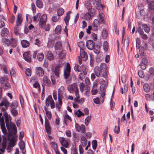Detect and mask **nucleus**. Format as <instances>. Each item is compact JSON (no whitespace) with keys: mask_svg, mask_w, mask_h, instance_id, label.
<instances>
[{"mask_svg":"<svg viewBox=\"0 0 154 154\" xmlns=\"http://www.w3.org/2000/svg\"><path fill=\"white\" fill-rule=\"evenodd\" d=\"M4 116L6 127L8 132H11L14 135H15L17 130L15 124L11 122V117L7 113H5Z\"/></svg>","mask_w":154,"mask_h":154,"instance_id":"f257e3e1","label":"nucleus"},{"mask_svg":"<svg viewBox=\"0 0 154 154\" xmlns=\"http://www.w3.org/2000/svg\"><path fill=\"white\" fill-rule=\"evenodd\" d=\"M47 16L46 14H43L41 17L39 21L38 24L39 27L46 31H49L50 29V26L49 24H46Z\"/></svg>","mask_w":154,"mask_h":154,"instance_id":"f03ea898","label":"nucleus"},{"mask_svg":"<svg viewBox=\"0 0 154 154\" xmlns=\"http://www.w3.org/2000/svg\"><path fill=\"white\" fill-rule=\"evenodd\" d=\"M70 72V65L69 63H67L66 67L64 69L63 74L64 78L66 79V82L67 84L69 83V81L71 80Z\"/></svg>","mask_w":154,"mask_h":154,"instance_id":"7ed1b4c3","label":"nucleus"},{"mask_svg":"<svg viewBox=\"0 0 154 154\" xmlns=\"http://www.w3.org/2000/svg\"><path fill=\"white\" fill-rule=\"evenodd\" d=\"M63 66L62 63L57 64L55 67L52 68V71L53 73L57 77H59L60 73V68Z\"/></svg>","mask_w":154,"mask_h":154,"instance_id":"20e7f679","label":"nucleus"},{"mask_svg":"<svg viewBox=\"0 0 154 154\" xmlns=\"http://www.w3.org/2000/svg\"><path fill=\"white\" fill-rule=\"evenodd\" d=\"M68 90L71 93H73L77 90H78L77 84L74 83L69 85L68 87Z\"/></svg>","mask_w":154,"mask_h":154,"instance_id":"39448f33","label":"nucleus"},{"mask_svg":"<svg viewBox=\"0 0 154 154\" xmlns=\"http://www.w3.org/2000/svg\"><path fill=\"white\" fill-rule=\"evenodd\" d=\"M85 127L83 125H81L80 126L77 123H75V128L78 132L81 131L83 133H85Z\"/></svg>","mask_w":154,"mask_h":154,"instance_id":"423d86ee","label":"nucleus"},{"mask_svg":"<svg viewBox=\"0 0 154 154\" xmlns=\"http://www.w3.org/2000/svg\"><path fill=\"white\" fill-rule=\"evenodd\" d=\"M0 124L2 132L5 135L6 134H7V131L5 126L4 119L2 117L0 119Z\"/></svg>","mask_w":154,"mask_h":154,"instance_id":"0eeeda50","label":"nucleus"},{"mask_svg":"<svg viewBox=\"0 0 154 154\" xmlns=\"http://www.w3.org/2000/svg\"><path fill=\"white\" fill-rule=\"evenodd\" d=\"M45 128L47 134H51V128L49 125L48 120L46 117L45 118Z\"/></svg>","mask_w":154,"mask_h":154,"instance_id":"6e6552de","label":"nucleus"},{"mask_svg":"<svg viewBox=\"0 0 154 154\" xmlns=\"http://www.w3.org/2000/svg\"><path fill=\"white\" fill-rule=\"evenodd\" d=\"M95 45V42L92 40H88L86 42V47L89 50H93Z\"/></svg>","mask_w":154,"mask_h":154,"instance_id":"1a4fd4ad","label":"nucleus"},{"mask_svg":"<svg viewBox=\"0 0 154 154\" xmlns=\"http://www.w3.org/2000/svg\"><path fill=\"white\" fill-rule=\"evenodd\" d=\"M148 63V60L146 58H143L141 61L140 65V68L143 70L145 69Z\"/></svg>","mask_w":154,"mask_h":154,"instance_id":"9d476101","label":"nucleus"},{"mask_svg":"<svg viewBox=\"0 0 154 154\" xmlns=\"http://www.w3.org/2000/svg\"><path fill=\"white\" fill-rule=\"evenodd\" d=\"M23 57L24 60L26 61L30 62L31 61V58L30 51H28L24 53Z\"/></svg>","mask_w":154,"mask_h":154,"instance_id":"9b49d317","label":"nucleus"},{"mask_svg":"<svg viewBox=\"0 0 154 154\" xmlns=\"http://www.w3.org/2000/svg\"><path fill=\"white\" fill-rule=\"evenodd\" d=\"M94 15L93 12L89 11L84 15V19L86 20H90L92 18Z\"/></svg>","mask_w":154,"mask_h":154,"instance_id":"f8f14e48","label":"nucleus"},{"mask_svg":"<svg viewBox=\"0 0 154 154\" xmlns=\"http://www.w3.org/2000/svg\"><path fill=\"white\" fill-rule=\"evenodd\" d=\"M36 74L40 77L42 76L44 74V71L41 67H37L35 69Z\"/></svg>","mask_w":154,"mask_h":154,"instance_id":"ddd939ff","label":"nucleus"},{"mask_svg":"<svg viewBox=\"0 0 154 154\" xmlns=\"http://www.w3.org/2000/svg\"><path fill=\"white\" fill-rule=\"evenodd\" d=\"M60 141L61 145L65 148H67L69 146V143L67 140H66L64 137L60 139Z\"/></svg>","mask_w":154,"mask_h":154,"instance_id":"4468645a","label":"nucleus"},{"mask_svg":"<svg viewBox=\"0 0 154 154\" xmlns=\"http://www.w3.org/2000/svg\"><path fill=\"white\" fill-rule=\"evenodd\" d=\"M80 56L85 60H86L88 58L87 54L83 48H81L80 51Z\"/></svg>","mask_w":154,"mask_h":154,"instance_id":"2eb2a0df","label":"nucleus"},{"mask_svg":"<svg viewBox=\"0 0 154 154\" xmlns=\"http://www.w3.org/2000/svg\"><path fill=\"white\" fill-rule=\"evenodd\" d=\"M87 74L86 69L83 68L82 69V72L80 73L79 75V77L80 79L83 80L86 76Z\"/></svg>","mask_w":154,"mask_h":154,"instance_id":"dca6fc26","label":"nucleus"},{"mask_svg":"<svg viewBox=\"0 0 154 154\" xmlns=\"http://www.w3.org/2000/svg\"><path fill=\"white\" fill-rule=\"evenodd\" d=\"M23 18L21 14H18L17 18L16 21V24L17 26L20 25L22 23Z\"/></svg>","mask_w":154,"mask_h":154,"instance_id":"f3484780","label":"nucleus"},{"mask_svg":"<svg viewBox=\"0 0 154 154\" xmlns=\"http://www.w3.org/2000/svg\"><path fill=\"white\" fill-rule=\"evenodd\" d=\"M44 84L47 86H49L51 84V81L48 77L46 76L44 77L43 79Z\"/></svg>","mask_w":154,"mask_h":154,"instance_id":"a211bd4d","label":"nucleus"},{"mask_svg":"<svg viewBox=\"0 0 154 154\" xmlns=\"http://www.w3.org/2000/svg\"><path fill=\"white\" fill-rule=\"evenodd\" d=\"M21 43L22 47L23 48H28L30 45L29 42L26 40H22L21 42Z\"/></svg>","mask_w":154,"mask_h":154,"instance_id":"6ab92c4d","label":"nucleus"},{"mask_svg":"<svg viewBox=\"0 0 154 154\" xmlns=\"http://www.w3.org/2000/svg\"><path fill=\"white\" fill-rule=\"evenodd\" d=\"M73 140L76 142H78L80 140L79 135V134L73 133L72 134Z\"/></svg>","mask_w":154,"mask_h":154,"instance_id":"aec40b11","label":"nucleus"},{"mask_svg":"<svg viewBox=\"0 0 154 154\" xmlns=\"http://www.w3.org/2000/svg\"><path fill=\"white\" fill-rule=\"evenodd\" d=\"M93 23V26L96 28V30H97V28L99 27L100 24H101L100 21L97 19L94 20Z\"/></svg>","mask_w":154,"mask_h":154,"instance_id":"412c9836","label":"nucleus"},{"mask_svg":"<svg viewBox=\"0 0 154 154\" xmlns=\"http://www.w3.org/2000/svg\"><path fill=\"white\" fill-rule=\"evenodd\" d=\"M102 70H101L100 68H97L95 69V74L97 76L99 77L102 74Z\"/></svg>","mask_w":154,"mask_h":154,"instance_id":"4be33fe9","label":"nucleus"},{"mask_svg":"<svg viewBox=\"0 0 154 154\" xmlns=\"http://www.w3.org/2000/svg\"><path fill=\"white\" fill-rule=\"evenodd\" d=\"M52 99L51 95H49L47 98H46L45 102V105L47 106H49L51 100Z\"/></svg>","mask_w":154,"mask_h":154,"instance_id":"5701e85b","label":"nucleus"},{"mask_svg":"<svg viewBox=\"0 0 154 154\" xmlns=\"http://www.w3.org/2000/svg\"><path fill=\"white\" fill-rule=\"evenodd\" d=\"M102 36L103 38H106L108 36V32L106 29H103L102 32Z\"/></svg>","mask_w":154,"mask_h":154,"instance_id":"b1692460","label":"nucleus"},{"mask_svg":"<svg viewBox=\"0 0 154 154\" xmlns=\"http://www.w3.org/2000/svg\"><path fill=\"white\" fill-rule=\"evenodd\" d=\"M44 109L45 111L46 114L49 120H50L52 117V114L51 112L50 111H48L47 110V108L45 106L44 108Z\"/></svg>","mask_w":154,"mask_h":154,"instance_id":"393cba45","label":"nucleus"},{"mask_svg":"<svg viewBox=\"0 0 154 154\" xmlns=\"http://www.w3.org/2000/svg\"><path fill=\"white\" fill-rule=\"evenodd\" d=\"M9 32L8 29L6 28H4L1 32V35L3 37H6L8 34Z\"/></svg>","mask_w":154,"mask_h":154,"instance_id":"a878e982","label":"nucleus"},{"mask_svg":"<svg viewBox=\"0 0 154 154\" xmlns=\"http://www.w3.org/2000/svg\"><path fill=\"white\" fill-rule=\"evenodd\" d=\"M144 90L146 92H149L150 89V87L147 83H145L143 86Z\"/></svg>","mask_w":154,"mask_h":154,"instance_id":"bb28decb","label":"nucleus"},{"mask_svg":"<svg viewBox=\"0 0 154 154\" xmlns=\"http://www.w3.org/2000/svg\"><path fill=\"white\" fill-rule=\"evenodd\" d=\"M100 47L99 45H97L94 47V51L97 54H99L100 52Z\"/></svg>","mask_w":154,"mask_h":154,"instance_id":"cd10ccee","label":"nucleus"},{"mask_svg":"<svg viewBox=\"0 0 154 154\" xmlns=\"http://www.w3.org/2000/svg\"><path fill=\"white\" fill-rule=\"evenodd\" d=\"M9 105V102L7 100H3L0 103V106H4L6 108Z\"/></svg>","mask_w":154,"mask_h":154,"instance_id":"c85d7f7f","label":"nucleus"},{"mask_svg":"<svg viewBox=\"0 0 154 154\" xmlns=\"http://www.w3.org/2000/svg\"><path fill=\"white\" fill-rule=\"evenodd\" d=\"M137 50L139 51V53L140 56H142L144 52V48L142 47H140L137 48Z\"/></svg>","mask_w":154,"mask_h":154,"instance_id":"c756f323","label":"nucleus"},{"mask_svg":"<svg viewBox=\"0 0 154 154\" xmlns=\"http://www.w3.org/2000/svg\"><path fill=\"white\" fill-rule=\"evenodd\" d=\"M36 4L37 6L39 8H42L43 7L42 0H36Z\"/></svg>","mask_w":154,"mask_h":154,"instance_id":"7c9ffc66","label":"nucleus"},{"mask_svg":"<svg viewBox=\"0 0 154 154\" xmlns=\"http://www.w3.org/2000/svg\"><path fill=\"white\" fill-rule=\"evenodd\" d=\"M62 45L60 42H56L55 44L54 47L56 50H59L62 48Z\"/></svg>","mask_w":154,"mask_h":154,"instance_id":"2f4dec72","label":"nucleus"},{"mask_svg":"<svg viewBox=\"0 0 154 154\" xmlns=\"http://www.w3.org/2000/svg\"><path fill=\"white\" fill-rule=\"evenodd\" d=\"M18 106V103L16 101H13L10 105V107L11 109H16Z\"/></svg>","mask_w":154,"mask_h":154,"instance_id":"473e14b6","label":"nucleus"},{"mask_svg":"<svg viewBox=\"0 0 154 154\" xmlns=\"http://www.w3.org/2000/svg\"><path fill=\"white\" fill-rule=\"evenodd\" d=\"M61 31V27L60 25H58L56 27L55 30V32L57 34H59Z\"/></svg>","mask_w":154,"mask_h":154,"instance_id":"72a5a7b5","label":"nucleus"},{"mask_svg":"<svg viewBox=\"0 0 154 154\" xmlns=\"http://www.w3.org/2000/svg\"><path fill=\"white\" fill-rule=\"evenodd\" d=\"M6 142H4L2 143V148H0V151L2 154H3L5 152V149H6Z\"/></svg>","mask_w":154,"mask_h":154,"instance_id":"f704fd0d","label":"nucleus"},{"mask_svg":"<svg viewBox=\"0 0 154 154\" xmlns=\"http://www.w3.org/2000/svg\"><path fill=\"white\" fill-rule=\"evenodd\" d=\"M142 26L143 29L146 32L148 33L150 31V28L147 26L146 24H143Z\"/></svg>","mask_w":154,"mask_h":154,"instance_id":"c9c22d12","label":"nucleus"},{"mask_svg":"<svg viewBox=\"0 0 154 154\" xmlns=\"http://www.w3.org/2000/svg\"><path fill=\"white\" fill-rule=\"evenodd\" d=\"M47 57L48 59L49 60H51L54 58L53 54L50 51H48L47 52Z\"/></svg>","mask_w":154,"mask_h":154,"instance_id":"e433bc0d","label":"nucleus"},{"mask_svg":"<svg viewBox=\"0 0 154 154\" xmlns=\"http://www.w3.org/2000/svg\"><path fill=\"white\" fill-rule=\"evenodd\" d=\"M10 42V44L11 45L12 47L14 48L16 47L17 45V43L15 39L12 38L11 39Z\"/></svg>","mask_w":154,"mask_h":154,"instance_id":"4c0bfd02","label":"nucleus"},{"mask_svg":"<svg viewBox=\"0 0 154 154\" xmlns=\"http://www.w3.org/2000/svg\"><path fill=\"white\" fill-rule=\"evenodd\" d=\"M128 89V85L127 84H126L125 85L124 87V90L123 89V88H121V93L122 94H123L124 92L125 93L126 92Z\"/></svg>","mask_w":154,"mask_h":154,"instance_id":"58836bf2","label":"nucleus"},{"mask_svg":"<svg viewBox=\"0 0 154 154\" xmlns=\"http://www.w3.org/2000/svg\"><path fill=\"white\" fill-rule=\"evenodd\" d=\"M66 51L65 50H62L59 54V57L60 59H63L66 56Z\"/></svg>","mask_w":154,"mask_h":154,"instance_id":"ea45409f","label":"nucleus"},{"mask_svg":"<svg viewBox=\"0 0 154 154\" xmlns=\"http://www.w3.org/2000/svg\"><path fill=\"white\" fill-rule=\"evenodd\" d=\"M50 144L51 147L55 150H57V146L56 143L55 142L52 141L51 142Z\"/></svg>","mask_w":154,"mask_h":154,"instance_id":"a19ab883","label":"nucleus"},{"mask_svg":"<svg viewBox=\"0 0 154 154\" xmlns=\"http://www.w3.org/2000/svg\"><path fill=\"white\" fill-rule=\"evenodd\" d=\"M59 17L56 14H54L52 17V20L54 22L57 21L59 20Z\"/></svg>","mask_w":154,"mask_h":154,"instance_id":"79ce46f5","label":"nucleus"},{"mask_svg":"<svg viewBox=\"0 0 154 154\" xmlns=\"http://www.w3.org/2000/svg\"><path fill=\"white\" fill-rule=\"evenodd\" d=\"M107 68V65L105 63H101L100 65L101 70L103 71H106Z\"/></svg>","mask_w":154,"mask_h":154,"instance_id":"37998d69","label":"nucleus"},{"mask_svg":"<svg viewBox=\"0 0 154 154\" xmlns=\"http://www.w3.org/2000/svg\"><path fill=\"white\" fill-rule=\"evenodd\" d=\"M2 42L4 44H6L8 46L10 44V41L8 39L3 38L2 39Z\"/></svg>","mask_w":154,"mask_h":154,"instance_id":"c03bdc74","label":"nucleus"},{"mask_svg":"<svg viewBox=\"0 0 154 154\" xmlns=\"http://www.w3.org/2000/svg\"><path fill=\"white\" fill-rule=\"evenodd\" d=\"M64 10L62 8H60L57 11V15L60 16L64 14Z\"/></svg>","mask_w":154,"mask_h":154,"instance_id":"a18cd8bd","label":"nucleus"},{"mask_svg":"<svg viewBox=\"0 0 154 154\" xmlns=\"http://www.w3.org/2000/svg\"><path fill=\"white\" fill-rule=\"evenodd\" d=\"M37 57L38 60L41 61L44 58V55L43 53H39L38 54Z\"/></svg>","mask_w":154,"mask_h":154,"instance_id":"49530a36","label":"nucleus"},{"mask_svg":"<svg viewBox=\"0 0 154 154\" xmlns=\"http://www.w3.org/2000/svg\"><path fill=\"white\" fill-rule=\"evenodd\" d=\"M142 24L141 23H138V26L139 28L138 29V31L140 34L142 35L143 34V31L142 28L140 27V25Z\"/></svg>","mask_w":154,"mask_h":154,"instance_id":"de8ad7c7","label":"nucleus"},{"mask_svg":"<svg viewBox=\"0 0 154 154\" xmlns=\"http://www.w3.org/2000/svg\"><path fill=\"white\" fill-rule=\"evenodd\" d=\"M41 14L40 13H38L36 15L33 17V20L35 22H37L38 21V19L41 16Z\"/></svg>","mask_w":154,"mask_h":154,"instance_id":"09e8293b","label":"nucleus"},{"mask_svg":"<svg viewBox=\"0 0 154 154\" xmlns=\"http://www.w3.org/2000/svg\"><path fill=\"white\" fill-rule=\"evenodd\" d=\"M91 119V116H88L85 120V124L86 126H88L89 122L90 121Z\"/></svg>","mask_w":154,"mask_h":154,"instance_id":"8fccbe9b","label":"nucleus"},{"mask_svg":"<svg viewBox=\"0 0 154 154\" xmlns=\"http://www.w3.org/2000/svg\"><path fill=\"white\" fill-rule=\"evenodd\" d=\"M118 126H115V128L114 129V131L116 133V134H119L120 132V127L119 126V121L118 122Z\"/></svg>","mask_w":154,"mask_h":154,"instance_id":"3c124183","label":"nucleus"},{"mask_svg":"<svg viewBox=\"0 0 154 154\" xmlns=\"http://www.w3.org/2000/svg\"><path fill=\"white\" fill-rule=\"evenodd\" d=\"M11 111L12 115L14 116H16L18 115V112L17 110L14 109H11Z\"/></svg>","mask_w":154,"mask_h":154,"instance_id":"603ef678","label":"nucleus"},{"mask_svg":"<svg viewBox=\"0 0 154 154\" xmlns=\"http://www.w3.org/2000/svg\"><path fill=\"white\" fill-rule=\"evenodd\" d=\"M75 114L78 117H80L82 116H84V114L79 109L78 111L75 112Z\"/></svg>","mask_w":154,"mask_h":154,"instance_id":"864d4df0","label":"nucleus"},{"mask_svg":"<svg viewBox=\"0 0 154 154\" xmlns=\"http://www.w3.org/2000/svg\"><path fill=\"white\" fill-rule=\"evenodd\" d=\"M8 80V79L7 77H2L0 79V82L1 83L3 84L5 82H6Z\"/></svg>","mask_w":154,"mask_h":154,"instance_id":"5fc2aeb1","label":"nucleus"},{"mask_svg":"<svg viewBox=\"0 0 154 154\" xmlns=\"http://www.w3.org/2000/svg\"><path fill=\"white\" fill-rule=\"evenodd\" d=\"M108 43L106 41H105L103 44V47L104 50L106 51L108 50Z\"/></svg>","mask_w":154,"mask_h":154,"instance_id":"6e6d98bb","label":"nucleus"},{"mask_svg":"<svg viewBox=\"0 0 154 154\" xmlns=\"http://www.w3.org/2000/svg\"><path fill=\"white\" fill-rule=\"evenodd\" d=\"M74 68L75 71L81 72V66H79L78 64H75L74 67Z\"/></svg>","mask_w":154,"mask_h":154,"instance_id":"4d7b16f0","label":"nucleus"},{"mask_svg":"<svg viewBox=\"0 0 154 154\" xmlns=\"http://www.w3.org/2000/svg\"><path fill=\"white\" fill-rule=\"evenodd\" d=\"M99 17L101 20V22H100L101 24H102V23H104L105 22L104 18L101 14H99Z\"/></svg>","mask_w":154,"mask_h":154,"instance_id":"13d9d810","label":"nucleus"},{"mask_svg":"<svg viewBox=\"0 0 154 154\" xmlns=\"http://www.w3.org/2000/svg\"><path fill=\"white\" fill-rule=\"evenodd\" d=\"M64 89V87L63 86H61L58 90V96H60V94L63 92Z\"/></svg>","mask_w":154,"mask_h":154,"instance_id":"bf43d9fd","label":"nucleus"},{"mask_svg":"<svg viewBox=\"0 0 154 154\" xmlns=\"http://www.w3.org/2000/svg\"><path fill=\"white\" fill-rule=\"evenodd\" d=\"M9 145L11 146L12 147H13L15 145L14 140L13 137H11V139Z\"/></svg>","mask_w":154,"mask_h":154,"instance_id":"052dcab7","label":"nucleus"},{"mask_svg":"<svg viewBox=\"0 0 154 154\" xmlns=\"http://www.w3.org/2000/svg\"><path fill=\"white\" fill-rule=\"evenodd\" d=\"M92 146L93 149H96L97 147V141L96 140H94L92 142Z\"/></svg>","mask_w":154,"mask_h":154,"instance_id":"680f3d73","label":"nucleus"},{"mask_svg":"<svg viewBox=\"0 0 154 154\" xmlns=\"http://www.w3.org/2000/svg\"><path fill=\"white\" fill-rule=\"evenodd\" d=\"M149 8L151 10H154V2L152 1L149 4Z\"/></svg>","mask_w":154,"mask_h":154,"instance_id":"e2e57ef3","label":"nucleus"},{"mask_svg":"<svg viewBox=\"0 0 154 154\" xmlns=\"http://www.w3.org/2000/svg\"><path fill=\"white\" fill-rule=\"evenodd\" d=\"M138 75L141 78H143L144 76V74L143 71L142 70H139L138 72Z\"/></svg>","mask_w":154,"mask_h":154,"instance_id":"0e129e2a","label":"nucleus"},{"mask_svg":"<svg viewBox=\"0 0 154 154\" xmlns=\"http://www.w3.org/2000/svg\"><path fill=\"white\" fill-rule=\"evenodd\" d=\"M19 148L20 150L23 149H25V144L23 141L22 142H20L19 143Z\"/></svg>","mask_w":154,"mask_h":154,"instance_id":"69168bd1","label":"nucleus"},{"mask_svg":"<svg viewBox=\"0 0 154 154\" xmlns=\"http://www.w3.org/2000/svg\"><path fill=\"white\" fill-rule=\"evenodd\" d=\"M20 100L21 107L22 108H23L24 106V102L23 97L21 95L20 96Z\"/></svg>","mask_w":154,"mask_h":154,"instance_id":"338daca9","label":"nucleus"},{"mask_svg":"<svg viewBox=\"0 0 154 154\" xmlns=\"http://www.w3.org/2000/svg\"><path fill=\"white\" fill-rule=\"evenodd\" d=\"M41 41L38 38H36L35 39V42L34 43V44L37 45L38 47H39L41 45Z\"/></svg>","mask_w":154,"mask_h":154,"instance_id":"774afa93","label":"nucleus"}]
</instances>
